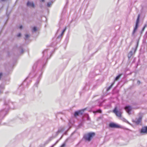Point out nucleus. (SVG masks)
<instances>
[{
    "label": "nucleus",
    "instance_id": "nucleus-1",
    "mask_svg": "<svg viewBox=\"0 0 147 147\" xmlns=\"http://www.w3.org/2000/svg\"><path fill=\"white\" fill-rule=\"evenodd\" d=\"M13 103L11 102H7L5 103V105L6 106V107L5 109L1 111L0 113V119H2L7 113L9 108L14 109V108L12 106L13 105Z\"/></svg>",
    "mask_w": 147,
    "mask_h": 147
},
{
    "label": "nucleus",
    "instance_id": "nucleus-2",
    "mask_svg": "<svg viewBox=\"0 0 147 147\" xmlns=\"http://www.w3.org/2000/svg\"><path fill=\"white\" fill-rule=\"evenodd\" d=\"M64 129L63 127H61L58 129V131L56 132L55 134H53L52 136L50 137L47 141L46 144L48 143L49 142L51 141L53 139L55 138L58 134L60 132H62L64 130Z\"/></svg>",
    "mask_w": 147,
    "mask_h": 147
},
{
    "label": "nucleus",
    "instance_id": "nucleus-3",
    "mask_svg": "<svg viewBox=\"0 0 147 147\" xmlns=\"http://www.w3.org/2000/svg\"><path fill=\"white\" fill-rule=\"evenodd\" d=\"M95 135V134L94 132L90 133L87 135H84V138L85 140L90 141Z\"/></svg>",
    "mask_w": 147,
    "mask_h": 147
},
{
    "label": "nucleus",
    "instance_id": "nucleus-4",
    "mask_svg": "<svg viewBox=\"0 0 147 147\" xmlns=\"http://www.w3.org/2000/svg\"><path fill=\"white\" fill-rule=\"evenodd\" d=\"M140 17V15H138L136 21V25L135 27L134 28L133 31L132 33V35L133 36L134 35L135 32L136 31V30L138 28V24L139 21V19Z\"/></svg>",
    "mask_w": 147,
    "mask_h": 147
},
{
    "label": "nucleus",
    "instance_id": "nucleus-5",
    "mask_svg": "<svg viewBox=\"0 0 147 147\" xmlns=\"http://www.w3.org/2000/svg\"><path fill=\"white\" fill-rule=\"evenodd\" d=\"M85 109H83L75 111L74 113V117H76L78 116L82 115Z\"/></svg>",
    "mask_w": 147,
    "mask_h": 147
},
{
    "label": "nucleus",
    "instance_id": "nucleus-6",
    "mask_svg": "<svg viewBox=\"0 0 147 147\" xmlns=\"http://www.w3.org/2000/svg\"><path fill=\"white\" fill-rule=\"evenodd\" d=\"M140 133L142 134H147V126L143 127L141 129Z\"/></svg>",
    "mask_w": 147,
    "mask_h": 147
},
{
    "label": "nucleus",
    "instance_id": "nucleus-7",
    "mask_svg": "<svg viewBox=\"0 0 147 147\" xmlns=\"http://www.w3.org/2000/svg\"><path fill=\"white\" fill-rule=\"evenodd\" d=\"M124 109L129 115L131 114V111L132 109V108L131 106L129 105L126 106L125 107Z\"/></svg>",
    "mask_w": 147,
    "mask_h": 147
},
{
    "label": "nucleus",
    "instance_id": "nucleus-8",
    "mask_svg": "<svg viewBox=\"0 0 147 147\" xmlns=\"http://www.w3.org/2000/svg\"><path fill=\"white\" fill-rule=\"evenodd\" d=\"M109 126V127L112 128H119L120 127L119 125L113 123H110Z\"/></svg>",
    "mask_w": 147,
    "mask_h": 147
},
{
    "label": "nucleus",
    "instance_id": "nucleus-9",
    "mask_svg": "<svg viewBox=\"0 0 147 147\" xmlns=\"http://www.w3.org/2000/svg\"><path fill=\"white\" fill-rule=\"evenodd\" d=\"M113 111L117 117H120L121 116V112L117 110L116 107L115 108Z\"/></svg>",
    "mask_w": 147,
    "mask_h": 147
},
{
    "label": "nucleus",
    "instance_id": "nucleus-10",
    "mask_svg": "<svg viewBox=\"0 0 147 147\" xmlns=\"http://www.w3.org/2000/svg\"><path fill=\"white\" fill-rule=\"evenodd\" d=\"M42 74H41L39 76V77H38V78L37 80L36 81V83H35L34 84V86H35L37 87L38 86V84L39 81L41 78V76H42Z\"/></svg>",
    "mask_w": 147,
    "mask_h": 147
},
{
    "label": "nucleus",
    "instance_id": "nucleus-11",
    "mask_svg": "<svg viewBox=\"0 0 147 147\" xmlns=\"http://www.w3.org/2000/svg\"><path fill=\"white\" fill-rule=\"evenodd\" d=\"M142 120V117H139L138 119H136L134 122L136 124L138 125L141 122Z\"/></svg>",
    "mask_w": 147,
    "mask_h": 147
},
{
    "label": "nucleus",
    "instance_id": "nucleus-12",
    "mask_svg": "<svg viewBox=\"0 0 147 147\" xmlns=\"http://www.w3.org/2000/svg\"><path fill=\"white\" fill-rule=\"evenodd\" d=\"M27 5L28 7H34L35 5L33 2H30L28 1L27 3Z\"/></svg>",
    "mask_w": 147,
    "mask_h": 147
},
{
    "label": "nucleus",
    "instance_id": "nucleus-13",
    "mask_svg": "<svg viewBox=\"0 0 147 147\" xmlns=\"http://www.w3.org/2000/svg\"><path fill=\"white\" fill-rule=\"evenodd\" d=\"M66 28L65 27V28L63 30L62 33H61V34H60V35H59V36L57 38V39H59V38H61L62 36H63V35L64 33V32H65V31L66 30Z\"/></svg>",
    "mask_w": 147,
    "mask_h": 147
},
{
    "label": "nucleus",
    "instance_id": "nucleus-14",
    "mask_svg": "<svg viewBox=\"0 0 147 147\" xmlns=\"http://www.w3.org/2000/svg\"><path fill=\"white\" fill-rule=\"evenodd\" d=\"M47 51L48 50L47 49H46L43 52V56H44L46 54H47V59H49L48 58V55H47Z\"/></svg>",
    "mask_w": 147,
    "mask_h": 147
},
{
    "label": "nucleus",
    "instance_id": "nucleus-15",
    "mask_svg": "<svg viewBox=\"0 0 147 147\" xmlns=\"http://www.w3.org/2000/svg\"><path fill=\"white\" fill-rule=\"evenodd\" d=\"M63 135L61 136V137L54 144H53V145H52L51 147H54V146L57 144L58 143V142H59V140H61L62 138L63 137Z\"/></svg>",
    "mask_w": 147,
    "mask_h": 147
},
{
    "label": "nucleus",
    "instance_id": "nucleus-16",
    "mask_svg": "<svg viewBox=\"0 0 147 147\" xmlns=\"http://www.w3.org/2000/svg\"><path fill=\"white\" fill-rule=\"evenodd\" d=\"M122 75V74H120L118 76H117L115 78L114 80V81L117 80Z\"/></svg>",
    "mask_w": 147,
    "mask_h": 147
},
{
    "label": "nucleus",
    "instance_id": "nucleus-17",
    "mask_svg": "<svg viewBox=\"0 0 147 147\" xmlns=\"http://www.w3.org/2000/svg\"><path fill=\"white\" fill-rule=\"evenodd\" d=\"M115 83L114 82H113L111 85V86H110L108 88H107V91H109L110 89L111 88L112 86H113V85Z\"/></svg>",
    "mask_w": 147,
    "mask_h": 147
},
{
    "label": "nucleus",
    "instance_id": "nucleus-18",
    "mask_svg": "<svg viewBox=\"0 0 147 147\" xmlns=\"http://www.w3.org/2000/svg\"><path fill=\"white\" fill-rule=\"evenodd\" d=\"M102 110L100 109H98L96 111H93V113H102Z\"/></svg>",
    "mask_w": 147,
    "mask_h": 147
},
{
    "label": "nucleus",
    "instance_id": "nucleus-19",
    "mask_svg": "<svg viewBox=\"0 0 147 147\" xmlns=\"http://www.w3.org/2000/svg\"><path fill=\"white\" fill-rule=\"evenodd\" d=\"M133 55V52L131 51L129 52L128 55V57L129 58H130Z\"/></svg>",
    "mask_w": 147,
    "mask_h": 147
},
{
    "label": "nucleus",
    "instance_id": "nucleus-20",
    "mask_svg": "<svg viewBox=\"0 0 147 147\" xmlns=\"http://www.w3.org/2000/svg\"><path fill=\"white\" fill-rule=\"evenodd\" d=\"M37 30V28L36 27H34L33 28L32 31L33 32H36Z\"/></svg>",
    "mask_w": 147,
    "mask_h": 147
},
{
    "label": "nucleus",
    "instance_id": "nucleus-21",
    "mask_svg": "<svg viewBox=\"0 0 147 147\" xmlns=\"http://www.w3.org/2000/svg\"><path fill=\"white\" fill-rule=\"evenodd\" d=\"M122 120L125 122L126 123H128L129 124V122L127 121L126 119H125L124 118H122V119H121Z\"/></svg>",
    "mask_w": 147,
    "mask_h": 147
},
{
    "label": "nucleus",
    "instance_id": "nucleus-22",
    "mask_svg": "<svg viewBox=\"0 0 147 147\" xmlns=\"http://www.w3.org/2000/svg\"><path fill=\"white\" fill-rule=\"evenodd\" d=\"M29 36V35L26 34L25 35V40H26Z\"/></svg>",
    "mask_w": 147,
    "mask_h": 147
},
{
    "label": "nucleus",
    "instance_id": "nucleus-23",
    "mask_svg": "<svg viewBox=\"0 0 147 147\" xmlns=\"http://www.w3.org/2000/svg\"><path fill=\"white\" fill-rule=\"evenodd\" d=\"M146 25H145V26L142 28V29L141 31V33H142L144 31V30L145 28V27H146Z\"/></svg>",
    "mask_w": 147,
    "mask_h": 147
},
{
    "label": "nucleus",
    "instance_id": "nucleus-24",
    "mask_svg": "<svg viewBox=\"0 0 147 147\" xmlns=\"http://www.w3.org/2000/svg\"><path fill=\"white\" fill-rule=\"evenodd\" d=\"M65 142L60 147H65Z\"/></svg>",
    "mask_w": 147,
    "mask_h": 147
},
{
    "label": "nucleus",
    "instance_id": "nucleus-25",
    "mask_svg": "<svg viewBox=\"0 0 147 147\" xmlns=\"http://www.w3.org/2000/svg\"><path fill=\"white\" fill-rule=\"evenodd\" d=\"M51 3L50 2H48L47 3V6L48 7H49L51 5Z\"/></svg>",
    "mask_w": 147,
    "mask_h": 147
},
{
    "label": "nucleus",
    "instance_id": "nucleus-26",
    "mask_svg": "<svg viewBox=\"0 0 147 147\" xmlns=\"http://www.w3.org/2000/svg\"><path fill=\"white\" fill-rule=\"evenodd\" d=\"M144 36V37L145 38H146L147 37V31L146 32Z\"/></svg>",
    "mask_w": 147,
    "mask_h": 147
},
{
    "label": "nucleus",
    "instance_id": "nucleus-27",
    "mask_svg": "<svg viewBox=\"0 0 147 147\" xmlns=\"http://www.w3.org/2000/svg\"><path fill=\"white\" fill-rule=\"evenodd\" d=\"M24 50L22 49H21V53H23Z\"/></svg>",
    "mask_w": 147,
    "mask_h": 147
},
{
    "label": "nucleus",
    "instance_id": "nucleus-28",
    "mask_svg": "<svg viewBox=\"0 0 147 147\" xmlns=\"http://www.w3.org/2000/svg\"><path fill=\"white\" fill-rule=\"evenodd\" d=\"M21 35V33H19L18 34V35H17V36L18 37H20Z\"/></svg>",
    "mask_w": 147,
    "mask_h": 147
},
{
    "label": "nucleus",
    "instance_id": "nucleus-29",
    "mask_svg": "<svg viewBox=\"0 0 147 147\" xmlns=\"http://www.w3.org/2000/svg\"><path fill=\"white\" fill-rule=\"evenodd\" d=\"M19 28L20 29H22V25L20 26Z\"/></svg>",
    "mask_w": 147,
    "mask_h": 147
},
{
    "label": "nucleus",
    "instance_id": "nucleus-30",
    "mask_svg": "<svg viewBox=\"0 0 147 147\" xmlns=\"http://www.w3.org/2000/svg\"><path fill=\"white\" fill-rule=\"evenodd\" d=\"M45 1V0H41L40 1L44 2Z\"/></svg>",
    "mask_w": 147,
    "mask_h": 147
},
{
    "label": "nucleus",
    "instance_id": "nucleus-31",
    "mask_svg": "<svg viewBox=\"0 0 147 147\" xmlns=\"http://www.w3.org/2000/svg\"><path fill=\"white\" fill-rule=\"evenodd\" d=\"M137 83H139V84L140 83V82L138 80V81H137Z\"/></svg>",
    "mask_w": 147,
    "mask_h": 147
},
{
    "label": "nucleus",
    "instance_id": "nucleus-32",
    "mask_svg": "<svg viewBox=\"0 0 147 147\" xmlns=\"http://www.w3.org/2000/svg\"><path fill=\"white\" fill-rule=\"evenodd\" d=\"M87 119H88V120H89V117H88Z\"/></svg>",
    "mask_w": 147,
    "mask_h": 147
},
{
    "label": "nucleus",
    "instance_id": "nucleus-33",
    "mask_svg": "<svg viewBox=\"0 0 147 147\" xmlns=\"http://www.w3.org/2000/svg\"><path fill=\"white\" fill-rule=\"evenodd\" d=\"M0 88H3V87H2V86H1H1H0Z\"/></svg>",
    "mask_w": 147,
    "mask_h": 147
},
{
    "label": "nucleus",
    "instance_id": "nucleus-34",
    "mask_svg": "<svg viewBox=\"0 0 147 147\" xmlns=\"http://www.w3.org/2000/svg\"><path fill=\"white\" fill-rule=\"evenodd\" d=\"M60 30V28H59L57 30V33L59 31V30Z\"/></svg>",
    "mask_w": 147,
    "mask_h": 147
},
{
    "label": "nucleus",
    "instance_id": "nucleus-35",
    "mask_svg": "<svg viewBox=\"0 0 147 147\" xmlns=\"http://www.w3.org/2000/svg\"><path fill=\"white\" fill-rule=\"evenodd\" d=\"M138 45V42L137 43V45L136 47H137Z\"/></svg>",
    "mask_w": 147,
    "mask_h": 147
},
{
    "label": "nucleus",
    "instance_id": "nucleus-36",
    "mask_svg": "<svg viewBox=\"0 0 147 147\" xmlns=\"http://www.w3.org/2000/svg\"><path fill=\"white\" fill-rule=\"evenodd\" d=\"M66 133H67V132H65L64 133V134H66Z\"/></svg>",
    "mask_w": 147,
    "mask_h": 147
},
{
    "label": "nucleus",
    "instance_id": "nucleus-37",
    "mask_svg": "<svg viewBox=\"0 0 147 147\" xmlns=\"http://www.w3.org/2000/svg\"><path fill=\"white\" fill-rule=\"evenodd\" d=\"M40 7L41 8H42V5H40Z\"/></svg>",
    "mask_w": 147,
    "mask_h": 147
},
{
    "label": "nucleus",
    "instance_id": "nucleus-38",
    "mask_svg": "<svg viewBox=\"0 0 147 147\" xmlns=\"http://www.w3.org/2000/svg\"><path fill=\"white\" fill-rule=\"evenodd\" d=\"M2 93L1 91L0 90V93Z\"/></svg>",
    "mask_w": 147,
    "mask_h": 147
},
{
    "label": "nucleus",
    "instance_id": "nucleus-39",
    "mask_svg": "<svg viewBox=\"0 0 147 147\" xmlns=\"http://www.w3.org/2000/svg\"><path fill=\"white\" fill-rule=\"evenodd\" d=\"M5 0H1V1H5Z\"/></svg>",
    "mask_w": 147,
    "mask_h": 147
}]
</instances>
